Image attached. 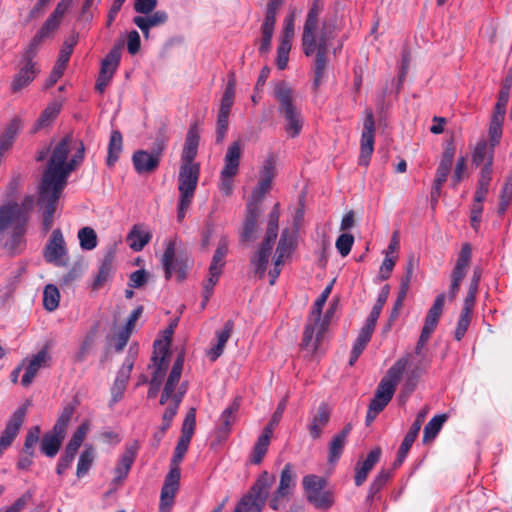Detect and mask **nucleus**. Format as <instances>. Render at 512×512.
Segmentation results:
<instances>
[{"mask_svg":"<svg viewBox=\"0 0 512 512\" xmlns=\"http://www.w3.org/2000/svg\"><path fill=\"white\" fill-rule=\"evenodd\" d=\"M323 9L319 0H314L306 17L302 34V47L306 56H315L314 64V86L317 88L325 74L328 64L327 52L330 41L335 37V25L330 22H323L318 33V18Z\"/></svg>","mask_w":512,"mask_h":512,"instance_id":"1","label":"nucleus"},{"mask_svg":"<svg viewBox=\"0 0 512 512\" xmlns=\"http://www.w3.org/2000/svg\"><path fill=\"white\" fill-rule=\"evenodd\" d=\"M71 136L62 138L52 149L48 166L44 171L40 187L63 191L68 176L75 169L76 159L67 161L71 149Z\"/></svg>","mask_w":512,"mask_h":512,"instance_id":"2","label":"nucleus"},{"mask_svg":"<svg viewBox=\"0 0 512 512\" xmlns=\"http://www.w3.org/2000/svg\"><path fill=\"white\" fill-rule=\"evenodd\" d=\"M274 95L279 102V113L283 116L284 129L291 138L297 137L304 126V118L294 103L293 91L285 83L276 85Z\"/></svg>","mask_w":512,"mask_h":512,"instance_id":"3","label":"nucleus"},{"mask_svg":"<svg viewBox=\"0 0 512 512\" xmlns=\"http://www.w3.org/2000/svg\"><path fill=\"white\" fill-rule=\"evenodd\" d=\"M333 282H331L320 294L315 301L312 311L310 313L308 323L303 332L302 346L314 353L318 348V343L324 334L328 320L321 319L323 306L325 305L331 290Z\"/></svg>","mask_w":512,"mask_h":512,"instance_id":"4","label":"nucleus"},{"mask_svg":"<svg viewBox=\"0 0 512 512\" xmlns=\"http://www.w3.org/2000/svg\"><path fill=\"white\" fill-rule=\"evenodd\" d=\"M274 481L275 477L264 471L252 486L250 493L241 499L234 512H261Z\"/></svg>","mask_w":512,"mask_h":512,"instance_id":"5","label":"nucleus"},{"mask_svg":"<svg viewBox=\"0 0 512 512\" xmlns=\"http://www.w3.org/2000/svg\"><path fill=\"white\" fill-rule=\"evenodd\" d=\"M302 484L309 503L320 510L332 507L334 494L324 489L327 482L323 477L314 474L306 475L303 477Z\"/></svg>","mask_w":512,"mask_h":512,"instance_id":"6","label":"nucleus"},{"mask_svg":"<svg viewBox=\"0 0 512 512\" xmlns=\"http://www.w3.org/2000/svg\"><path fill=\"white\" fill-rule=\"evenodd\" d=\"M38 51H35L29 47H27L21 58V67L19 71L15 74L11 89L13 92H19L26 86H28L38 75L39 67L37 62L34 61L37 56Z\"/></svg>","mask_w":512,"mask_h":512,"instance_id":"7","label":"nucleus"},{"mask_svg":"<svg viewBox=\"0 0 512 512\" xmlns=\"http://www.w3.org/2000/svg\"><path fill=\"white\" fill-rule=\"evenodd\" d=\"M235 99V79L232 76L225 87L222 95L216 122V142L221 143L227 133L229 125V115Z\"/></svg>","mask_w":512,"mask_h":512,"instance_id":"8","label":"nucleus"},{"mask_svg":"<svg viewBox=\"0 0 512 512\" xmlns=\"http://www.w3.org/2000/svg\"><path fill=\"white\" fill-rule=\"evenodd\" d=\"M184 364V355L179 354L174 361L172 369L168 375L166 383L164 385L160 404L165 405L168 401H176V396L183 392V396L187 392V383L183 382L179 384Z\"/></svg>","mask_w":512,"mask_h":512,"instance_id":"9","label":"nucleus"},{"mask_svg":"<svg viewBox=\"0 0 512 512\" xmlns=\"http://www.w3.org/2000/svg\"><path fill=\"white\" fill-rule=\"evenodd\" d=\"M200 176L199 164L181 163L178 174L179 197L193 199Z\"/></svg>","mask_w":512,"mask_h":512,"instance_id":"10","label":"nucleus"},{"mask_svg":"<svg viewBox=\"0 0 512 512\" xmlns=\"http://www.w3.org/2000/svg\"><path fill=\"white\" fill-rule=\"evenodd\" d=\"M169 345L170 341L168 338L164 340H156L154 342V351L151 358V368L153 369L152 377L154 383L162 381L168 369L170 362Z\"/></svg>","mask_w":512,"mask_h":512,"instance_id":"11","label":"nucleus"},{"mask_svg":"<svg viewBox=\"0 0 512 512\" xmlns=\"http://www.w3.org/2000/svg\"><path fill=\"white\" fill-rule=\"evenodd\" d=\"M472 249L469 243L463 244L457 258L456 265L451 274V286L449 290V299L453 301L460 289L461 282L466 276L470 265Z\"/></svg>","mask_w":512,"mask_h":512,"instance_id":"12","label":"nucleus"},{"mask_svg":"<svg viewBox=\"0 0 512 512\" xmlns=\"http://www.w3.org/2000/svg\"><path fill=\"white\" fill-rule=\"evenodd\" d=\"M34 198L26 196L21 204L8 203L0 206V235L7 232L25 210H31Z\"/></svg>","mask_w":512,"mask_h":512,"instance_id":"13","label":"nucleus"},{"mask_svg":"<svg viewBox=\"0 0 512 512\" xmlns=\"http://www.w3.org/2000/svg\"><path fill=\"white\" fill-rule=\"evenodd\" d=\"M295 484L293 465L287 463L281 471L279 485L270 499L269 506L273 510H278L282 501L292 493Z\"/></svg>","mask_w":512,"mask_h":512,"instance_id":"14","label":"nucleus"},{"mask_svg":"<svg viewBox=\"0 0 512 512\" xmlns=\"http://www.w3.org/2000/svg\"><path fill=\"white\" fill-rule=\"evenodd\" d=\"M29 211L30 210H25L7 231V239L4 243V247L12 254L19 253L25 245Z\"/></svg>","mask_w":512,"mask_h":512,"instance_id":"15","label":"nucleus"},{"mask_svg":"<svg viewBox=\"0 0 512 512\" xmlns=\"http://www.w3.org/2000/svg\"><path fill=\"white\" fill-rule=\"evenodd\" d=\"M375 121L373 112L366 110L363 131L361 135V147L359 165L367 166L374 151Z\"/></svg>","mask_w":512,"mask_h":512,"instance_id":"16","label":"nucleus"},{"mask_svg":"<svg viewBox=\"0 0 512 512\" xmlns=\"http://www.w3.org/2000/svg\"><path fill=\"white\" fill-rule=\"evenodd\" d=\"M61 193L62 191L55 190V188L40 187L38 205L43 209V227L45 231H48L52 226L53 216Z\"/></svg>","mask_w":512,"mask_h":512,"instance_id":"17","label":"nucleus"},{"mask_svg":"<svg viewBox=\"0 0 512 512\" xmlns=\"http://www.w3.org/2000/svg\"><path fill=\"white\" fill-rule=\"evenodd\" d=\"M27 408L19 407L8 420L5 429L0 436V454L6 450L14 441L24 423Z\"/></svg>","mask_w":512,"mask_h":512,"instance_id":"18","label":"nucleus"},{"mask_svg":"<svg viewBox=\"0 0 512 512\" xmlns=\"http://www.w3.org/2000/svg\"><path fill=\"white\" fill-rule=\"evenodd\" d=\"M293 250V239L288 230L281 234L278 246L276 248L274 267L269 272L270 284L273 285L281 272V266L285 259L290 257Z\"/></svg>","mask_w":512,"mask_h":512,"instance_id":"19","label":"nucleus"},{"mask_svg":"<svg viewBox=\"0 0 512 512\" xmlns=\"http://www.w3.org/2000/svg\"><path fill=\"white\" fill-rule=\"evenodd\" d=\"M428 413V408L424 407L421 411L418 412L413 424L411 425L409 431L405 435L400 448L398 450V454L395 460V465H401L405 460L410 448L412 447L414 441L416 440L421 426L426 418Z\"/></svg>","mask_w":512,"mask_h":512,"instance_id":"20","label":"nucleus"},{"mask_svg":"<svg viewBox=\"0 0 512 512\" xmlns=\"http://www.w3.org/2000/svg\"><path fill=\"white\" fill-rule=\"evenodd\" d=\"M66 255L65 240L60 229L53 230L51 238L44 250V258L55 265H65L63 260Z\"/></svg>","mask_w":512,"mask_h":512,"instance_id":"21","label":"nucleus"},{"mask_svg":"<svg viewBox=\"0 0 512 512\" xmlns=\"http://www.w3.org/2000/svg\"><path fill=\"white\" fill-rule=\"evenodd\" d=\"M50 355L46 349L40 350L36 355H34L31 359H26L21 364L22 367H25V372L21 379V384L24 387H28L34 380L38 371L47 367L50 362Z\"/></svg>","mask_w":512,"mask_h":512,"instance_id":"22","label":"nucleus"},{"mask_svg":"<svg viewBox=\"0 0 512 512\" xmlns=\"http://www.w3.org/2000/svg\"><path fill=\"white\" fill-rule=\"evenodd\" d=\"M261 213L260 207L254 203H248L240 241L250 243L256 239L257 219Z\"/></svg>","mask_w":512,"mask_h":512,"instance_id":"23","label":"nucleus"},{"mask_svg":"<svg viewBox=\"0 0 512 512\" xmlns=\"http://www.w3.org/2000/svg\"><path fill=\"white\" fill-rule=\"evenodd\" d=\"M381 457V449L380 447H375L372 449L366 459L359 460L355 466V476L354 481L356 486H361L367 479L368 474L374 468V466L379 462Z\"/></svg>","mask_w":512,"mask_h":512,"instance_id":"24","label":"nucleus"},{"mask_svg":"<svg viewBox=\"0 0 512 512\" xmlns=\"http://www.w3.org/2000/svg\"><path fill=\"white\" fill-rule=\"evenodd\" d=\"M139 444L134 442L132 445L127 447L114 469L115 482H122L128 475L138 453Z\"/></svg>","mask_w":512,"mask_h":512,"instance_id":"25","label":"nucleus"},{"mask_svg":"<svg viewBox=\"0 0 512 512\" xmlns=\"http://www.w3.org/2000/svg\"><path fill=\"white\" fill-rule=\"evenodd\" d=\"M273 240L264 239L258 250L251 258V264L254 268L255 274L262 279L265 276L267 264L271 255V251L274 245Z\"/></svg>","mask_w":512,"mask_h":512,"instance_id":"26","label":"nucleus"},{"mask_svg":"<svg viewBox=\"0 0 512 512\" xmlns=\"http://www.w3.org/2000/svg\"><path fill=\"white\" fill-rule=\"evenodd\" d=\"M132 162L138 174H150L155 171L160 164L159 159L146 150L135 151L132 156Z\"/></svg>","mask_w":512,"mask_h":512,"instance_id":"27","label":"nucleus"},{"mask_svg":"<svg viewBox=\"0 0 512 512\" xmlns=\"http://www.w3.org/2000/svg\"><path fill=\"white\" fill-rule=\"evenodd\" d=\"M445 302V295L439 294L435 300L433 305L430 307V309L427 312V315L425 317V322L422 327L421 332H423L426 335H432V333L435 331L439 319L442 315L443 306Z\"/></svg>","mask_w":512,"mask_h":512,"instance_id":"28","label":"nucleus"},{"mask_svg":"<svg viewBox=\"0 0 512 512\" xmlns=\"http://www.w3.org/2000/svg\"><path fill=\"white\" fill-rule=\"evenodd\" d=\"M352 430V425L350 423L346 424L345 427L336 435L333 436L331 442L328 447V462L335 463L337 462L344 450V447L347 443L348 435Z\"/></svg>","mask_w":512,"mask_h":512,"instance_id":"29","label":"nucleus"},{"mask_svg":"<svg viewBox=\"0 0 512 512\" xmlns=\"http://www.w3.org/2000/svg\"><path fill=\"white\" fill-rule=\"evenodd\" d=\"M241 155L242 146L240 141L232 142L227 148L221 172L226 175H236L239 170Z\"/></svg>","mask_w":512,"mask_h":512,"instance_id":"30","label":"nucleus"},{"mask_svg":"<svg viewBox=\"0 0 512 512\" xmlns=\"http://www.w3.org/2000/svg\"><path fill=\"white\" fill-rule=\"evenodd\" d=\"M199 145V132L196 125L190 126L183 151L181 154V163L183 164H196L194 159L197 155V149Z\"/></svg>","mask_w":512,"mask_h":512,"instance_id":"31","label":"nucleus"},{"mask_svg":"<svg viewBox=\"0 0 512 512\" xmlns=\"http://www.w3.org/2000/svg\"><path fill=\"white\" fill-rule=\"evenodd\" d=\"M408 363H409L408 356L399 358L388 369L386 376L381 379L379 385H384L385 387H389L392 389V392L395 393L397 384L399 383Z\"/></svg>","mask_w":512,"mask_h":512,"instance_id":"32","label":"nucleus"},{"mask_svg":"<svg viewBox=\"0 0 512 512\" xmlns=\"http://www.w3.org/2000/svg\"><path fill=\"white\" fill-rule=\"evenodd\" d=\"M234 328V323L232 320H228L225 322L221 331L216 332V343L211 346L209 351L207 352L208 357L211 361H215L218 359L225 348L227 341L229 340Z\"/></svg>","mask_w":512,"mask_h":512,"instance_id":"33","label":"nucleus"},{"mask_svg":"<svg viewBox=\"0 0 512 512\" xmlns=\"http://www.w3.org/2000/svg\"><path fill=\"white\" fill-rule=\"evenodd\" d=\"M330 420V410L328 405L322 403L313 416L311 423L308 426L309 434L313 439H319L322 434V430L326 427Z\"/></svg>","mask_w":512,"mask_h":512,"instance_id":"34","label":"nucleus"},{"mask_svg":"<svg viewBox=\"0 0 512 512\" xmlns=\"http://www.w3.org/2000/svg\"><path fill=\"white\" fill-rule=\"evenodd\" d=\"M152 238V234L142 225H134L126 237L129 247L135 251H141Z\"/></svg>","mask_w":512,"mask_h":512,"instance_id":"35","label":"nucleus"},{"mask_svg":"<svg viewBox=\"0 0 512 512\" xmlns=\"http://www.w3.org/2000/svg\"><path fill=\"white\" fill-rule=\"evenodd\" d=\"M240 405L241 398L237 397L227 408L223 410L218 420V428L220 432L228 434L231 431L232 425L236 421Z\"/></svg>","mask_w":512,"mask_h":512,"instance_id":"36","label":"nucleus"},{"mask_svg":"<svg viewBox=\"0 0 512 512\" xmlns=\"http://www.w3.org/2000/svg\"><path fill=\"white\" fill-rule=\"evenodd\" d=\"M61 22L57 19L49 16L47 20L44 22L40 30L36 33V35L32 38L27 47L39 51V48L44 41L45 38L50 37L54 32L57 31Z\"/></svg>","mask_w":512,"mask_h":512,"instance_id":"37","label":"nucleus"},{"mask_svg":"<svg viewBox=\"0 0 512 512\" xmlns=\"http://www.w3.org/2000/svg\"><path fill=\"white\" fill-rule=\"evenodd\" d=\"M176 239L169 240L162 256V265L166 279H170L174 272L181 270V264L175 259Z\"/></svg>","mask_w":512,"mask_h":512,"instance_id":"38","label":"nucleus"},{"mask_svg":"<svg viewBox=\"0 0 512 512\" xmlns=\"http://www.w3.org/2000/svg\"><path fill=\"white\" fill-rule=\"evenodd\" d=\"M64 437V434H59L52 429L51 432L43 436L41 451L48 457H54L58 453Z\"/></svg>","mask_w":512,"mask_h":512,"instance_id":"39","label":"nucleus"},{"mask_svg":"<svg viewBox=\"0 0 512 512\" xmlns=\"http://www.w3.org/2000/svg\"><path fill=\"white\" fill-rule=\"evenodd\" d=\"M228 253V240L226 237H222L217 245V248L212 257V261L209 266V271L215 274H222L225 266V257Z\"/></svg>","mask_w":512,"mask_h":512,"instance_id":"40","label":"nucleus"},{"mask_svg":"<svg viewBox=\"0 0 512 512\" xmlns=\"http://www.w3.org/2000/svg\"><path fill=\"white\" fill-rule=\"evenodd\" d=\"M273 434H271L270 428H264L262 434L258 437L257 442L255 443L251 462L253 464H260L267 453L270 439Z\"/></svg>","mask_w":512,"mask_h":512,"instance_id":"41","label":"nucleus"},{"mask_svg":"<svg viewBox=\"0 0 512 512\" xmlns=\"http://www.w3.org/2000/svg\"><path fill=\"white\" fill-rule=\"evenodd\" d=\"M95 456L94 447L90 444H86L80 453L77 463L76 475L78 478H82L88 473L95 460Z\"/></svg>","mask_w":512,"mask_h":512,"instance_id":"42","label":"nucleus"},{"mask_svg":"<svg viewBox=\"0 0 512 512\" xmlns=\"http://www.w3.org/2000/svg\"><path fill=\"white\" fill-rule=\"evenodd\" d=\"M393 395L394 392H392L391 388L378 384L374 397L370 401L369 408L382 412L391 401Z\"/></svg>","mask_w":512,"mask_h":512,"instance_id":"43","label":"nucleus"},{"mask_svg":"<svg viewBox=\"0 0 512 512\" xmlns=\"http://www.w3.org/2000/svg\"><path fill=\"white\" fill-rule=\"evenodd\" d=\"M120 57L121 52L118 47H114L113 49H111L101 62V69L99 74L113 77L119 65Z\"/></svg>","mask_w":512,"mask_h":512,"instance_id":"44","label":"nucleus"},{"mask_svg":"<svg viewBox=\"0 0 512 512\" xmlns=\"http://www.w3.org/2000/svg\"><path fill=\"white\" fill-rule=\"evenodd\" d=\"M123 147L122 134L118 130H114L111 133L110 141L108 145V157L107 165L113 166L119 159L120 153Z\"/></svg>","mask_w":512,"mask_h":512,"instance_id":"45","label":"nucleus"},{"mask_svg":"<svg viewBox=\"0 0 512 512\" xmlns=\"http://www.w3.org/2000/svg\"><path fill=\"white\" fill-rule=\"evenodd\" d=\"M447 420L446 414H439L434 416L424 427L423 442L427 443L433 441L437 434L440 432L443 424Z\"/></svg>","mask_w":512,"mask_h":512,"instance_id":"46","label":"nucleus"},{"mask_svg":"<svg viewBox=\"0 0 512 512\" xmlns=\"http://www.w3.org/2000/svg\"><path fill=\"white\" fill-rule=\"evenodd\" d=\"M113 272V257L107 255L99 268L98 274L93 282V289L98 290L110 279Z\"/></svg>","mask_w":512,"mask_h":512,"instance_id":"47","label":"nucleus"},{"mask_svg":"<svg viewBox=\"0 0 512 512\" xmlns=\"http://www.w3.org/2000/svg\"><path fill=\"white\" fill-rule=\"evenodd\" d=\"M454 152L453 150H446L443 153L442 159L436 171L435 180L438 184H444L447 180V177L450 173L452 162H453Z\"/></svg>","mask_w":512,"mask_h":512,"instance_id":"48","label":"nucleus"},{"mask_svg":"<svg viewBox=\"0 0 512 512\" xmlns=\"http://www.w3.org/2000/svg\"><path fill=\"white\" fill-rule=\"evenodd\" d=\"M284 0H269L261 29L274 31L276 15Z\"/></svg>","mask_w":512,"mask_h":512,"instance_id":"49","label":"nucleus"},{"mask_svg":"<svg viewBox=\"0 0 512 512\" xmlns=\"http://www.w3.org/2000/svg\"><path fill=\"white\" fill-rule=\"evenodd\" d=\"M493 148L489 146L486 141H480L473 152V162L476 165L482 164L484 161L492 163L493 160Z\"/></svg>","mask_w":512,"mask_h":512,"instance_id":"50","label":"nucleus"},{"mask_svg":"<svg viewBox=\"0 0 512 512\" xmlns=\"http://www.w3.org/2000/svg\"><path fill=\"white\" fill-rule=\"evenodd\" d=\"M60 293L53 284L45 286L43 291V305L48 311H54L59 306Z\"/></svg>","mask_w":512,"mask_h":512,"instance_id":"51","label":"nucleus"},{"mask_svg":"<svg viewBox=\"0 0 512 512\" xmlns=\"http://www.w3.org/2000/svg\"><path fill=\"white\" fill-rule=\"evenodd\" d=\"M74 406L71 404H68L63 407L56 423L54 424L53 430L59 434H66L67 427L71 421V418L74 413Z\"/></svg>","mask_w":512,"mask_h":512,"instance_id":"52","label":"nucleus"},{"mask_svg":"<svg viewBox=\"0 0 512 512\" xmlns=\"http://www.w3.org/2000/svg\"><path fill=\"white\" fill-rule=\"evenodd\" d=\"M389 296V286H384L381 290V292L378 295L376 304L373 306L368 318L367 322L376 325V322L380 316L381 310L383 306L385 305L387 299Z\"/></svg>","mask_w":512,"mask_h":512,"instance_id":"53","label":"nucleus"},{"mask_svg":"<svg viewBox=\"0 0 512 512\" xmlns=\"http://www.w3.org/2000/svg\"><path fill=\"white\" fill-rule=\"evenodd\" d=\"M80 246L84 250H92L97 246V235L90 227H83L78 232Z\"/></svg>","mask_w":512,"mask_h":512,"instance_id":"54","label":"nucleus"},{"mask_svg":"<svg viewBox=\"0 0 512 512\" xmlns=\"http://www.w3.org/2000/svg\"><path fill=\"white\" fill-rule=\"evenodd\" d=\"M183 399V392L176 396V401H168V406L163 413V425L162 430L165 431L171 425L173 418L175 417L178 407Z\"/></svg>","mask_w":512,"mask_h":512,"instance_id":"55","label":"nucleus"},{"mask_svg":"<svg viewBox=\"0 0 512 512\" xmlns=\"http://www.w3.org/2000/svg\"><path fill=\"white\" fill-rule=\"evenodd\" d=\"M196 425V409L190 408L182 425L180 438L191 441Z\"/></svg>","mask_w":512,"mask_h":512,"instance_id":"56","label":"nucleus"},{"mask_svg":"<svg viewBox=\"0 0 512 512\" xmlns=\"http://www.w3.org/2000/svg\"><path fill=\"white\" fill-rule=\"evenodd\" d=\"M77 35L73 34L69 36L63 43L62 48L60 49L57 61L61 64L67 66V63L70 59V56L73 52L75 45L77 44Z\"/></svg>","mask_w":512,"mask_h":512,"instance_id":"57","label":"nucleus"},{"mask_svg":"<svg viewBox=\"0 0 512 512\" xmlns=\"http://www.w3.org/2000/svg\"><path fill=\"white\" fill-rule=\"evenodd\" d=\"M279 204H275L269 214V222L266 230L265 238L275 241L278 235V221H279Z\"/></svg>","mask_w":512,"mask_h":512,"instance_id":"58","label":"nucleus"},{"mask_svg":"<svg viewBox=\"0 0 512 512\" xmlns=\"http://www.w3.org/2000/svg\"><path fill=\"white\" fill-rule=\"evenodd\" d=\"M60 111V105L56 102L50 103L44 111L41 113L38 121L37 126L38 127H44L50 124L51 121H53L56 116L58 115Z\"/></svg>","mask_w":512,"mask_h":512,"instance_id":"59","label":"nucleus"},{"mask_svg":"<svg viewBox=\"0 0 512 512\" xmlns=\"http://www.w3.org/2000/svg\"><path fill=\"white\" fill-rule=\"evenodd\" d=\"M271 183L272 182L267 180L259 179L257 186L251 193V200L248 203H254L256 206L260 207L262 199L271 188Z\"/></svg>","mask_w":512,"mask_h":512,"instance_id":"60","label":"nucleus"},{"mask_svg":"<svg viewBox=\"0 0 512 512\" xmlns=\"http://www.w3.org/2000/svg\"><path fill=\"white\" fill-rule=\"evenodd\" d=\"M291 43L287 41H280V44L277 48V57H276V65L279 70L286 69L289 60V53L291 50Z\"/></svg>","mask_w":512,"mask_h":512,"instance_id":"61","label":"nucleus"},{"mask_svg":"<svg viewBox=\"0 0 512 512\" xmlns=\"http://www.w3.org/2000/svg\"><path fill=\"white\" fill-rule=\"evenodd\" d=\"M41 429L39 426H33L29 429L23 447V452L29 456H33V447L39 441Z\"/></svg>","mask_w":512,"mask_h":512,"instance_id":"62","label":"nucleus"},{"mask_svg":"<svg viewBox=\"0 0 512 512\" xmlns=\"http://www.w3.org/2000/svg\"><path fill=\"white\" fill-rule=\"evenodd\" d=\"M390 478V472L388 470H381L371 483L368 491V499H372L386 484Z\"/></svg>","mask_w":512,"mask_h":512,"instance_id":"63","label":"nucleus"},{"mask_svg":"<svg viewBox=\"0 0 512 512\" xmlns=\"http://www.w3.org/2000/svg\"><path fill=\"white\" fill-rule=\"evenodd\" d=\"M353 243H354L353 235L348 234V233H343L337 238L335 246H336L338 252L340 253V255L342 257H346L350 253Z\"/></svg>","mask_w":512,"mask_h":512,"instance_id":"64","label":"nucleus"}]
</instances>
